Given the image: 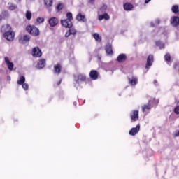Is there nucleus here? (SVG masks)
<instances>
[{
    "label": "nucleus",
    "mask_w": 179,
    "mask_h": 179,
    "mask_svg": "<svg viewBox=\"0 0 179 179\" xmlns=\"http://www.w3.org/2000/svg\"><path fill=\"white\" fill-rule=\"evenodd\" d=\"M44 2L47 8H50V6H52V2H54V0H44Z\"/></svg>",
    "instance_id": "23"
},
{
    "label": "nucleus",
    "mask_w": 179,
    "mask_h": 179,
    "mask_svg": "<svg viewBox=\"0 0 179 179\" xmlns=\"http://www.w3.org/2000/svg\"><path fill=\"white\" fill-rule=\"evenodd\" d=\"M71 34H75L73 33H72V31H71V29L69 30V32H66V34H65V37H69V36Z\"/></svg>",
    "instance_id": "37"
},
{
    "label": "nucleus",
    "mask_w": 179,
    "mask_h": 179,
    "mask_svg": "<svg viewBox=\"0 0 179 179\" xmlns=\"http://www.w3.org/2000/svg\"><path fill=\"white\" fill-rule=\"evenodd\" d=\"M174 113H176L177 115L179 114V106H176V107L174 108Z\"/></svg>",
    "instance_id": "38"
},
{
    "label": "nucleus",
    "mask_w": 179,
    "mask_h": 179,
    "mask_svg": "<svg viewBox=\"0 0 179 179\" xmlns=\"http://www.w3.org/2000/svg\"><path fill=\"white\" fill-rule=\"evenodd\" d=\"M77 20H78V22H83L84 23H86V17L85 15H82L80 13L77 15L76 17Z\"/></svg>",
    "instance_id": "17"
},
{
    "label": "nucleus",
    "mask_w": 179,
    "mask_h": 179,
    "mask_svg": "<svg viewBox=\"0 0 179 179\" xmlns=\"http://www.w3.org/2000/svg\"><path fill=\"white\" fill-rule=\"evenodd\" d=\"M176 66H177V64H175V65H174V68L176 69Z\"/></svg>",
    "instance_id": "49"
},
{
    "label": "nucleus",
    "mask_w": 179,
    "mask_h": 179,
    "mask_svg": "<svg viewBox=\"0 0 179 179\" xmlns=\"http://www.w3.org/2000/svg\"><path fill=\"white\" fill-rule=\"evenodd\" d=\"M4 61L9 69V71H13V66H15V64H13V62H11L10 60H9V57H5Z\"/></svg>",
    "instance_id": "7"
},
{
    "label": "nucleus",
    "mask_w": 179,
    "mask_h": 179,
    "mask_svg": "<svg viewBox=\"0 0 179 179\" xmlns=\"http://www.w3.org/2000/svg\"><path fill=\"white\" fill-rule=\"evenodd\" d=\"M165 60L169 62V61L171 59V57L170 56V54L166 53L164 56Z\"/></svg>",
    "instance_id": "31"
},
{
    "label": "nucleus",
    "mask_w": 179,
    "mask_h": 179,
    "mask_svg": "<svg viewBox=\"0 0 179 179\" xmlns=\"http://www.w3.org/2000/svg\"><path fill=\"white\" fill-rule=\"evenodd\" d=\"M74 80L76 83H78L79 80H80V82H85L86 80V76L83 74H79L78 76H74Z\"/></svg>",
    "instance_id": "10"
},
{
    "label": "nucleus",
    "mask_w": 179,
    "mask_h": 179,
    "mask_svg": "<svg viewBox=\"0 0 179 179\" xmlns=\"http://www.w3.org/2000/svg\"><path fill=\"white\" fill-rule=\"evenodd\" d=\"M62 8H64V4H62V3H59L57 6V10H61L62 9Z\"/></svg>",
    "instance_id": "34"
},
{
    "label": "nucleus",
    "mask_w": 179,
    "mask_h": 179,
    "mask_svg": "<svg viewBox=\"0 0 179 179\" xmlns=\"http://www.w3.org/2000/svg\"><path fill=\"white\" fill-rule=\"evenodd\" d=\"M2 15L4 17H8V16H9V13L8 11H3Z\"/></svg>",
    "instance_id": "35"
},
{
    "label": "nucleus",
    "mask_w": 179,
    "mask_h": 179,
    "mask_svg": "<svg viewBox=\"0 0 179 179\" xmlns=\"http://www.w3.org/2000/svg\"><path fill=\"white\" fill-rule=\"evenodd\" d=\"M104 19L105 20H110V15L107 14V13H103V15H99V20H103Z\"/></svg>",
    "instance_id": "18"
},
{
    "label": "nucleus",
    "mask_w": 179,
    "mask_h": 179,
    "mask_svg": "<svg viewBox=\"0 0 179 179\" xmlns=\"http://www.w3.org/2000/svg\"><path fill=\"white\" fill-rule=\"evenodd\" d=\"M133 8H134V6H132V4H131L129 3H126L124 5V10H132Z\"/></svg>",
    "instance_id": "20"
},
{
    "label": "nucleus",
    "mask_w": 179,
    "mask_h": 179,
    "mask_svg": "<svg viewBox=\"0 0 179 179\" xmlns=\"http://www.w3.org/2000/svg\"><path fill=\"white\" fill-rule=\"evenodd\" d=\"M30 41V36L24 35L22 38L19 39V43L21 44H24L25 43H29Z\"/></svg>",
    "instance_id": "12"
},
{
    "label": "nucleus",
    "mask_w": 179,
    "mask_h": 179,
    "mask_svg": "<svg viewBox=\"0 0 179 179\" xmlns=\"http://www.w3.org/2000/svg\"><path fill=\"white\" fill-rule=\"evenodd\" d=\"M178 13H179V10H178Z\"/></svg>",
    "instance_id": "52"
},
{
    "label": "nucleus",
    "mask_w": 179,
    "mask_h": 179,
    "mask_svg": "<svg viewBox=\"0 0 179 179\" xmlns=\"http://www.w3.org/2000/svg\"><path fill=\"white\" fill-rule=\"evenodd\" d=\"M27 31L30 33L31 36H40V30L36 26L28 25L26 27Z\"/></svg>",
    "instance_id": "2"
},
{
    "label": "nucleus",
    "mask_w": 179,
    "mask_h": 179,
    "mask_svg": "<svg viewBox=\"0 0 179 179\" xmlns=\"http://www.w3.org/2000/svg\"><path fill=\"white\" fill-rule=\"evenodd\" d=\"M22 87L23 89H24V90H27V89H29V84L27 83L22 84Z\"/></svg>",
    "instance_id": "36"
},
{
    "label": "nucleus",
    "mask_w": 179,
    "mask_h": 179,
    "mask_svg": "<svg viewBox=\"0 0 179 179\" xmlns=\"http://www.w3.org/2000/svg\"><path fill=\"white\" fill-rule=\"evenodd\" d=\"M89 3H91V5H93L94 3V0H89Z\"/></svg>",
    "instance_id": "39"
},
{
    "label": "nucleus",
    "mask_w": 179,
    "mask_h": 179,
    "mask_svg": "<svg viewBox=\"0 0 179 179\" xmlns=\"http://www.w3.org/2000/svg\"><path fill=\"white\" fill-rule=\"evenodd\" d=\"M25 16L27 20H30L31 19V12L27 11Z\"/></svg>",
    "instance_id": "30"
},
{
    "label": "nucleus",
    "mask_w": 179,
    "mask_h": 179,
    "mask_svg": "<svg viewBox=\"0 0 179 179\" xmlns=\"http://www.w3.org/2000/svg\"><path fill=\"white\" fill-rule=\"evenodd\" d=\"M94 38L96 40V41H98L99 43H100V41H101V36H100V35L97 33H94L93 35Z\"/></svg>",
    "instance_id": "24"
},
{
    "label": "nucleus",
    "mask_w": 179,
    "mask_h": 179,
    "mask_svg": "<svg viewBox=\"0 0 179 179\" xmlns=\"http://www.w3.org/2000/svg\"><path fill=\"white\" fill-rule=\"evenodd\" d=\"M7 79H8V80H10V76H8V77H7Z\"/></svg>",
    "instance_id": "44"
},
{
    "label": "nucleus",
    "mask_w": 179,
    "mask_h": 179,
    "mask_svg": "<svg viewBox=\"0 0 179 179\" xmlns=\"http://www.w3.org/2000/svg\"><path fill=\"white\" fill-rule=\"evenodd\" d=\"M130 117L132 122L138 121V120H139V111L133 110L132 113L130 114Z\"/></svg>",
    "instance_id": "3"
},
{
    "label": "nucleus",
    "mask_w": 179,
    "mask_h": 179,
    "mask_svg": "<svg viewBox=\"0 0 179 179\" xmlns=\"http://www.w3.org/2000/svg\"><path fill=\"white\" fill-rule=\"evenodd\" d=\"M141 130V124H137L136 127H133L129 131V134L131 136H135L138 132Z\"/></svg>",
    "instance_id": "4"
},
{
    "label": "nucleus",
    "mask_w": 179,
    "mask_h": 179,
    "mask_svg": "<svg viewBox=\"0 0 179 179\" xmlns=\"http://www.w3.org/2000/svg\"><path fill=\"white\" fill-rule=\"evenodd\" d=\"M90 77L92 80H97L99 79V72L96 70H92L90 73Z\"/></svg>",
    "instance_id": "9"
},
{
    "label": "nucleus",
    "mask_w": 179,
    "mask_h": 179,
    "mask_svg": "<svg viewBox=\"0 0 179 179\" xmlns=\"http://www.w3.org/2000/svg\"><path fill=\"white\" fill-rule=\"evenodd\" d=\"M150 2V0H145V3H149Z\"/></svg>",
    "instance_id": "41"
},
{
    "label": "nucleus",
    "mask_w": 179,
    "mask_h": 179,
    "mask_svg": "<svg viewBox=\"0 0 179 179\" xmlns=\"http://www.w3.org/2000/svg\"><path fill=\"white\" fill-rule=\"evenodd\" d=\"M152 109V105H150V101L147 105H144L142 106V111L143 113H145L146 110H151Z\"/></svg>",
    "instance_id": "21"
},
{
    "label": "nucleus",
    "mask_w": 179,
    "mask_h": 179,
    "mask_svg": "<svg viewBox=\"0 0 179 179\" xmlns=\"http://www.w3.org/2000/svg\"><path fill=\"white\" fill-rule=\"evenodd\" d=\"M152 63H153V55H150L147 58V64H146L145 68L147 69H149V68L152 66Z\"/></svg>",
    "instance_id": "11"
},
{
    "label": "nucleus",
    "mask_w": 179,
    "mask_h": 179,
    "mask_svg": "<svg viewBox=\"0 0 179 179\" xmlns=\"http://www.w3.org/2000/svg\"><path fill=\"white\" fill-rule=\"evenodd\" d=\"M55 68V73H57V75H59L61 73V64H57L54 66Z\"/></svg>",
    "instance_id": "22"
},
{
    "label": "nucleus",
    "mask_w": 179,
    "mask_h": 179,
    "mask_svg": "<svg viewBox=\"0 0 179 179\" xmlns=\"http://www.w3.org/2000/svg\"><path fill=\"white\" fill-rule=\"evenodd\" d=\"M36 21L38 23H44V18L39 17L36 19Z\"/></svg>",
    "instance_id": "33"
},
{
    "label": "nucleus",
    "mask_w": 179,
    "mask_h": 179,
    "mask_svg": "<svg viewBox=\"0 0 179 179\" xmlns=\"http://www.w3.org/2000/svg\"><path fill=\"white\" fill-rule=\"evenodd\" d=\"M32 55L33 57H40L43 55V53L38 47H35L32 49Z\"/></svg>",
    "instance_id": "6"
},
{
    "label": "nucleus",
    "mask_w": 179,
    "mask_h": 179,
    "mask_svg": "<svg viewBox=\"0 0 179 179\" xmlns=\"http://www.w3.org/2000/svg\"><path fill=\"white\" fill-rule=\"evenodd\" d=\"M172 12L173 13H175L176 15H177V13H178V5H175L173 6H172Z\"/></svg>",
    "instance_id": "28"
},
{
    "label": "nucleus",
    "mask_w": 179,
    "mask_h": 179,
    "mask_svg": "<svg viewBox=\"0 0 179 179\" xmlns=\"http://www.w3.org/2000/svg\"><path fill=\"white\" fill-rule=\"evenodd\" d=\"M67 19L66 20H69L72 22L73 20V17H72V13H67L66 14Z\"/></svg>",
    "instance_id": "29"
},
{
    "label": "nucleus",
    "mask_w": 179,
    "mask_h": 179,
    "mask_svg": "<svg viewBox=\"0 0 179 179\" xmlns=\"http://www.w3.org/2000/svg\"><path fill=\"white\" fill-rule=\"evenodd\" d=\"M59 22V21L58 20V18L55 17L49 19V24L51 27H55Z\"/></svg>",
    "instance_id": "8"
},
{
    "label": "nucleus",
    "mask_w": 179,
    "mask_h": 179,
    "mask_svg": "<svg viewBox=\"0 0 179 179\" xmlns=\"http://www.w3.org/2000/svg\"><path fill=\"white\" fill-rule=\"evenodd\" d=\"M83 103H84V104H85V103H86V100L85 99H84Z\"/></svg>",
    "instance_id": "48"
},
{
    "label": "nucleus",
    "mask_w": 179,
    "mask_h": 179,
    "mask_svg": "<svg viewBox=\"0 0 179 179\" xmlns=\"http://www.w3.org/2000/svg\"><path fill=\"white\" fill-rule=\"evenodd\" d=\"M156 45H157V47H159L160 48V50H162V48H164V43H163L160 41H158L156 42Z\"/></svg>",
    "instance_id": "27"
},
{
    "label": "nucleus",
    "mask_w": 179,
    "mask_h": 179,
    "mask_svg": "<svg viewBox=\"0 0 179 179\" xmlns=\"http://www.w3.org/2000/svg\"><path fill=\"white\" fill-rule=\"evenodd\" d=\"M61 24L64 27H66V29H71L73 24H72V21H70L69 20H61Z\"/></svg>",
    "instance_id": "5"
},
{
    "label": "nucleus",
    "mask_w": 179,
    "mask_h": 179,
    "mask_svg": "<svg viewBox=\"0 0 179 179\" xmlns=\"http://www.w3.org/2000/svg\"><path fill=\"white\" fill-rule=\"evenodd\" d=\"M9 9L10 10H15V9H17V6L12 4L9 6Z\"/></svg>",
    "instance_id": "32"
},
{
    "label": "nucleus",
    "mask_w": 179,
    "mask_h": 179,
    "mask_svg": "<svg viewBox=\"0 0 179 179\" xmlns=\"http://www.w3.org/2000/svg\"><path fill=\"white\" fill-rule=\"evenodd\" d=\"M175 136L177 137V136H179V131H176L175 133Z\"/></svg>",
    "instance_id": "40"
},
{
    "label": "nucleus",
    "mask_w": 179,
    "mask_h": 179,
    "mask_svg": "<svg viewBox=\"0 0 179 179\" xmlns=\"http://www.w3.org/2000/svg\"><path fill=\"white\" fill-rule=\"evenodd\" d=\"M156 83H157V80H154V84L156 85Z\"/></svg>",
    "instance_id": "43"
},
{
    "label": "nucleus",
    "mask_w": 179,
    "mask_h": 179,
    "mask_svg": "<svg viewBox=\"0 0 179 179\" xmlns=\"http://www.w3.org/2000/svg\"><path fill=\"white\" fill-rule=\"evenodd\" d=\"M171 24L174 27H177V26H179V17L177 16L173 17V19L171 20Z\"/></svg>",
    "instance_id": "13"
},
{
    "label": "nucleus",
    "mask_w": 179,
    "mask_h": 179,
    "mask_svg": "<svg viewBox=\"0 0 179 179\" xmlns=\"http://www.w3.org/2000/svg\"><path fill=\"white\" fill-rule=\"evenodd\" d=\"M151 26H152V27H155V24H151Z\"/></svg>",
    "instance_id": "47"
},
{
    "label": "nucleus",
    "mask_w": 179,
    "mask_h": 179,
    "mask_svg": "<svg viewBox=\"0 0 179 179\" xmlns=\"http://www.w3.org/2000/svg\"><path fill=\"white\" fill-rule=\"evenodd\" d=\"M24 82H26V78H24V76H22L20 78V80H17V84L18 85H23L24 83Z\"/></svg>",
    "instance_id": "25"
},
{
    "label": "nucleus",
    "mask_w": 179,
    "mask_h": 179,
    "mask_svg": "<svg viewBox=\"0 0 179 179\" xmlns=\"http://www.w3.org/2000/svg\"><path fill=\"white\" fill-rule=\"evenodd\" d=\"M20 2L22 1V0H18Z\"/></svg>",
    "instance_id": "51"
},
{
    "label": "nucleus",
    "mask_w": 179,
    "mask_h": 179,
    "mask_svg": "<svg viewBox=\"0 0 179 179\" xmlns=\"http://www.w3.org/2000/svg\"><path fill=\"white\" fill-rule=\"evenodd\" d=\"M1 33H3V36L4 38H6L8 41H13L15 38V33L12 31V27L9 24L2 26L1 29Z\"/></svg>",
    "instance_id": "1"
},
{
    "label": "nucleus",
    "mask_w": 179,
    "mask_h": 179,
    "mask_svg": "<svg viewBox=\"0 0 179 179\" xmlns=\"http://www.w3.org/2000/svg\"><path fill=\"white\" fill-rule=\"evenodd\" d=\"M157 22L158 24H159V23H160V20H157Z\"/></svg>",
    "instance_id": "46"
},
{
    "label": "nucleus",
    "mask_w": 179,
    "mask_h": 179,
    "mask_svg": "<svg viewBox=\"0 0 179 179\" xmlns=\"http://www.w3.org/2000/svg\"><path fill=\"white\" fill-rule=\"evenodd\" d=\"M2 19H3V17L2 15H0V22L2 20Z\"/></svg>",
    "instance_id": "42"
},
{
    "label": "nucleus",
    "mask_w": 179,
    "mask_h": 179,
    "mask_svg": "<svg viewBox=\"0 0 179 179\" xmlns=\"http://www.w3.org/2000/svg\"><path fill=\"white\" fill-rule=\"evenodd\" d=\"M98 58H99V59H101V58L100 57H99Z\"/></svg>",
    "instance_id": "50"
},
{
    "label": "nucleus",
    "mask_w": 179,
    "mask_h": 179,
    "mask_svg": "<svg viewBox=\"0 0 179 179\" xmlns=\"http://www.w3.org/2000/svg\"><path fill=\"white\" fill-rule=\"evenodd\" d=\"M107 10V6L106 5H103L101 7L99 13H106V11Z\"/></svg>",
    "instance_id": "26"
},
{
    "label": "nucleus",
    "mask_w": 179,
    "mask_h": 179,
    "mask_svg": "<svg viewBox=\"0 0 179 179\" xmlns=\"http://www.w3.org/2000/svg\"><path fill=\"white\" fill-rule=\"evenodd\" d=\"M117 61L118 62H124V61H127V56L124 54H121L117 57Z\"/></svg>",
    "instance_id": "19"
},
{
    "label": "nucleus",
    "mask_w": 179,
    "mask_h": 179,
    "mask_svg": "<svg viewBox=\"0 0 179 179\" xmlns=\"http://www.w3.org/2000/svg\"><path fill=\"white\" fill-rule=\"evenodd\" d=\"M62 80H59V83H57V85H60L61 84V81H62Z\"/></svg>",
    "instance_id": "45"
},
{
    "label": "nucleus",
    "mask_w": 179,
    "mask_h": 179,
    "mask_svg": "<svg viewBox=\"0 0 179 179\" xmlns=\"http://www.w3.org/2000/svg\"><path fill=\"white\" fill-rule=\"evenodd\" d=\"M105 50L106 52V54H108V55H112L113 46L111 45V44L108 43V45H106L105 47Z\"/></svg>",
    "instance_id": "14"
},
{
    "label": "nucleus",
    "mask_w": 179,
    "mask_h": 179,
    "mask_svg": "<svg viewBox=\"0 0 179 179\" xmlns=\"http://www.w3.org/2000/svg\"><path fill=\"white\" fill-rule=\"evenodd\" d=\"M44 66H45V59H42L38 62L36 67L38 69H43Z\"/></svg>",
    "instance_id": "15"
},
{
    "label": "nucleus",
    "mask_w": 179,
    "mask_h": 179,
    "mask_svg": "<svg viewBox=\"0 0 179 179\" xmlns=\"http://www.w3.org/2000/svg\"><path fill=\"white\" fill-rule=\"evenodd\" d=\"M129 83L131 86H135L138 83V78L135 77L128 78Z\"/></svg>",
    "instance_id": "16"
}]
</instances>
